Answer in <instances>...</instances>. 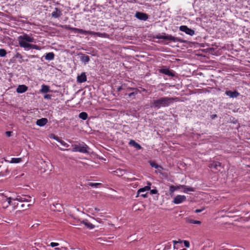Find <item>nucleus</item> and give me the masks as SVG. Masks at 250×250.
<instances>
[{"instance_id":"47","label":"nucleus","mask_w":250,"mask_h":250,"mask_svg":"<svg viewBox=\"0 0 250 250\" xmlns=\"http://www.w3.org/2000/svg\"><path fill=\"white\" fill-rule=\"evenodd\" d=\"M141 196L144 198H146L147 197V193H144L141 194Z\"/></svg>"},{"instance_id":"32","label":"nucleus","mask_w":250,"mask_h":250,"mask_svg":"<svg viewBox=\"0 0 250 250\" xmlns=\"http://www.w3.org/2000/svg\"><path fill=\"white\" fill-rule=\"evenodd\" d=\"M59 143H60L62 146H63L66 147H68L69 146V145L68 144L65 143L64 141H63L62 139H61V140L60 141V142Z\"/></svg>"},{"instance_id":"11","label":"nucleus","mask_w":250,"mask_h":250,"mask_svg":"<svg viewBox=\"0 0 250 250\" xmlns=\"http://www.w3.org/2000/svg\"><path fill=\"white\" fill-rule=\"evenodd\" d=\"M151 183L150 182H147V186L143 188H140L138 190L137 193L139 194L141 192H144L146 191L150 190Z\"/></svg>"},{"instance_id":"34","label":"nucleus","mask_w":250,"mask_h":250,"mask_svg":"<svg viewBox=\"0 0 250 250\" xmlns=\"http://www.w3.org/2000/svg\"><path fill=\"white\" fill-rule=\"evenodd\" d=\"M11 200H12V198L10 197L6 198V200L7 202V205H6V206L5 207L6 208H7V207H8L9 206H10L11 205Z\"/></svg>"},{"instance_id":"29","label":"nucleus","mask_w":250,"mask_h":250,"mask_svg":"<svg viewBox=\"0 0 250 250\" xmlns=\"http://www.w3.org/2000/svg\"><path fill=\"white\" fill-rule=\"evenodd\" d=\"M176 190V188H175V186H173V185H171L169 187V194L171 195V196H173V192L174 191H175Z\"/></svg>"},{"instance_id":"22","label":"nucleus","mask_w":250,"mask_h":250,"mask_svg":"<svg viewBox=\"0 0 250 250\" xmlns=\"http://www.w3.org/2000/svg\"><path fill=\"white\" fill-rule=\"evenodd\" d=\"M45 60L48 61H52L54 60L55 57V55L53 52H49L46 53V55L44 56Z\"/></svg>"},{"instance_id":"7","label":"nucleus","mask_w":250,"mask_h":250,"mask_svg":"<svg viewBox=\"0 0 250 250\" xmlns=\"http://www.w3.org/2000/svg\"><path fill=\"white\" fill-rule=\"evenodd\" d=\"M13 200H17L21 202H30L31 201V197L27 195H22V196H17V197L15 199H13Z\"/></svg>"},{"instance_id":"24","label":"nucleus","mask_w":250,"mask_h":250,"mask_svg":"<svg viewBox=\"0 0 250 250\" xmlns=\"http://www.w3.org/2000/svg\"><path fill=\"white\" fill-rule=\"evenodd\" d=\"M50 91L49 87L48 85L43 84L42 85V88L40 90L41 93H47Z\"/></svg>"},{"instance_id":"43","label":"nucleus","mask_w":250,"mask_h":250,"mask_svg":"<svg viewBox=\"0 0 250 250\" xmlns=\"http://www.w3.org/2000/svg\"><path fill=\"white\" fill-rule=\"evenodd\" d=\"M64 27H65V29H68V30H70L71 31H72L71 28H74V27H71L69 25H65Z\"/></svg>"},{"instance_id":"35","label":"nucleus","mask_w":250,"mask_h":250,"mask_svg":"<svg viewBox=\"0 0 250 250\" xmlns=\"http://www.w3.org/2000/svg\"><path fill=\"white\" fill-rule=\"evenodd\" d=\"M149 190L151 194H156L158 193V190L156 189H152Z\"/></svg>"},{"instance_id":"12","label":"nucleus","mask_w":250,"mask_h":250,"mask_svg":"<svg viewBox=\"0 0 250 250\" xmlns=\"http://www.w3.org/2000/svg\"><path fill=\"white\" fill-rule=\"evenodd\" d=\"M221 167V164L219 162H212L210 163L208 167L210 168H214L216 170H218V167Z\"/></svg>"},{"instance_id":"33","label":"nucleus","mask_w":250,"mask_h":250,"mask_svg":"<svg viewBox=\"0 0 250 250\" xmlns=\"http://www.w3.org/2000/svg\"><path fill=\"white\" fill-rule=\"evenodd\" d=\"M101 185V183H90L88 185L90 187H97L99 185Z\"/></svg>"},{"instance_id":"50","label":"nucleus","mask_w":250,"mask_h":250,"mask_svg":"<svg viewBox=\"0 0 250 250\" xmlns=\"http://www.w3.org/2000/svg\"><path fill=\"white\" fill-rule=\"evenodd\" d=\"M60 150H62V151H64V150H69V149H62V148H60Z\"/></svg>"},{"instance_id":"31","label":"nucleus","mask_w":250,"mask_h":250,"mask_svg":"<svg viewBox=\"0 0 250 250\" xmlns=\"http://www.w3.org/2000/svg\"><path fill=\"white\" fill-rule=\"evenodd\" d=\"M6 54V51L4 49H0V57H5Z\"/></svg>"},{"instance_id":"37","label":"nucleus","mask_w":250,"mask_h":250,"mask_svg":"<svg viewBox=\"0 0 250 250\" xmlns=\"http://www.w3.org/2000/svg\"><path fill=\"white\" fill-rule=\"evenodd\" d=\"M184 244L185 246L187 248H189L190 246V243L188 241L184 240Z\"/></svg>"},{"instance_id":"15","label":"nucleus","mask_w":250,"mask_h":250,"mask_svg":"<svg viewBox=\"0 0 250 250\" xmlns=\"http://www.w3.org/2000/svg\"><path fill=\"white\" fill-rule=\"evenodd\" d=\"M28 88L25 85H20L17 88V92L18 93H22L27 91Z\"/></svg>"},{"instance_id":"16","label":"nucleus","mask_w":250,"mask_h":250,"mask_svg":"<svg viewBox=\"0 0 250 250\" xmlns=\"http://www.w3.org/2000/svg\"><path fill=\"white\" fill-rule=\"evenodd\" d=\"M87 35H92L100 37H105L106 34L105 33H101L100 32H95L93 31H88Z\"/></svg>"},{"instance_id":"10","label":"nucleus","mask_w":250,"mask_h":250,"mask_svg":"<svg viewBox=\"0 0 250 250\" xmlns=\"http://www.w3.org/2000/svg\"><path fill=\"white\" fill-rule=\"evenodd\" d=\"M62 15L61 10L58 8H55L54 10L51 13L52 17L54 18H58Z\"/></svg>"},{"instance_id":"38","label":"nucleus","mask_w":250,"mask_h":250,"mask_svg":"<svg viewBox=\"0 0 250 250\" xmlns=\"http://www.w3.org/2000/svg\"><path fill=\"white\" fill-rule=\"evenodd\" d=\"M59 245V244L58 243H55V242H51L50 244V246L51 247H56V246H58Z\"/></svg>"},{"instance_id":"28","label":"nucleus","mask_w":250,"mask_h":250,"mask_svg":"<svg viewBox=\"0 0 250 250\" xmlns=\"http://www.w3.org/2000/svg\"><path fill=\"white\" fill-rule=\"evenodd\" d=\"M149 163L150 164V165L153 167H154L155 168H162V167L160 165H158V164H157L154 161H149Z\"/></svg>"},{"instance_id":"42","label":"nucleus","mask_w":250,"mask_h":250,"mask_svg":"<svg viewBox=\"0 0 250 250\" xmlns=\"http://www.w3.org/2000/svg\"><path fill=\"white\" fill-rule=\"evenodd\" d=\"M204 210V208H202L201 209H197L195 210V212L198 213L202 212Z\"/></svg>"},{"instance_id":"51","label":"nucleus","mask_w":250,"mask_h":250,"mask_svg":"<svg viewBox=\"0 0 250 250\" xmlns=\"http://www.w3.org/2000/svg\"><path fill=\"white\" fill-rule=\"evenodd\" d=\"M173 243L174 244H177V243H179V242L176 241H175V240H174V241H173Z\"/></svg>"},{"instance_id":"39","label":"nucleus","mask_w":250,"mask_h":250,"mask_svg":"<svg viewBox=\"0 0 250 250\" xmlns=\"http://www.w3.org/2000/svg\"><path fill=\"white\" fill-rule=\"evenodd\" d=\"M123 171V170H122L120 169L116 170V171H114V172H115L116 174L119 175L120 174H122V172Z\"/></svg>"},{"instance_id":"6","label":"nucleus","mask_w":250,"mask_h":250,"mask_svg":"<svg viewBox=\"0 0 250 250\" xmlns=\"http://www.w3.org/2000/svg\"><path fill=\"white\" fill-rule=\"evenodd\" d=\"M180 30L184 32H185L187 34L190 36H193L195 33V32L193 30L188 28L186 25L181 26L180 27Z\"/></svg>"},{"instance_id":"40","label":"nucleus","mask_w":250,"mask_h":250,"mask_svg":"<svg viewBox=\"0 0 250 250\" xmlns=\"http://www.w3.org/2000/svg\"><path fill=\"white\" fill-rule=\"evenodd\" d=\"M51 95L50 94H45L44 95V98L46 99H50L51 98Z\"/></svg>"},{"instance_id":"45","label":"nucleus","mask_w":250,"mask_h":250,"mask_svg":"<svg viewBox=\"0 0 250 250\" xmlns=\"http://www.w3.org/2000/svg\"><path fill=\"white\" fill-rule=\"evenodd\" d=\"M6 133V135L7 137H9L11 136V134H12V132L11 131H6L5 132Z\"/></svg>"},{"instance_id":"4","label":"nucleus","mask_w":250,"mask_h":250,"mask_svg":"<svg viewBox=\"0 0 250 250\" xmlns=\"http://www.w3.org/2000/svg\"><path fill=\"white\" fill-rule=\"evenodd\" d=\"M155 38L158 39H164L165 40L170 41L173 42L179 41L180 40L172 36L171 35L166 34L165 33L158 34L156 35Z\"/></svg>"},{"instance_id":"5","label":"nucleus","mask_w":250,"mask_h":250,"mask_svg":"<svg viewBox=\"0 0 250 250\" xmlns=\"http://www.w3.org/2000/svg\"><path fill=\"white\" fill-rule=\"evenodd\" d=\"M187 199V197L185 195H178L176 196L173 200V203L175 204H179L185 202Z\"/></svg>"},{"instance_id":"17","label":"nucleus","mask_w":250,"mask_h":250,"mask_svg":"<svg viewBox=\"0 0 250 250\" xmlns=\"http://www.w3.org/2000/svg\"><path fill=\"white\" fill-rule=\"evenodd\" d=\"M80 60L83 62L84 64H86L89 62L90 60L89 57L88 56L82 54L80 57Z\"/></svg>"},{"instance_id":"13","label":"nucleus","mask_w":250,"mask_h":250,"mask_svg":"<svg viewBox=\"0 0 250 250\" xmlns=\"http://www.w3.org/2000/svg\"><path fill=\"white\" fill-rule=\"evenodd\" d=\"M86 76L85 73L83 72L80 75L78 76L77 80L79 83H83L86 81Z\"/></svg>"},{"instance_id":"49","label":"nucleus","mask_w":250,"mask_h":250,"mask_svg":"<svg viewBox=\"0 0 250 250\" xmlns=\"http://www.w3.org/2000/svg\"><path fill=\"white\" fill-rule=\"evenodd\" d=\"M64 249V250H66V248H64V247H62L61 248H55V250H61L62 249Z\"/></svg>"},{"instance_id":"3","label":"nucleus","mask_w":250,"mask_h":250,"mask_svg":"<svg viewBox=\"0 0 250 250\" xmlns=\"http://www.w3.org/2000/svg\"><path fill=\"white\" fill-rule=\"evenodd\" d=\"M72 147L71 151L73 152H79L83 153H88V146L85 144L80 145H72Z\"/></svg>"},{"instance_id":"25","label":"nucleus","mask_w":250,"mask_h":250,"mask_svg":"<svg viewBox=\"0 0 250 250\" xmlns=\"http://www.w3.org/2000/svg\"><path fill=\"white\" fill-rule=\"evenodd\" d=\"M186 221L188 223H190V224H196V225H200L201 224V221H198V220H194L193 219L187 218H186Z\"/></svg>"},{"instance_id":"30","label":"nucleus","mask_w":250,"mask_h":250,"mask_svg":"<svg viewBox=\"0 0 250 250\" xmlns=\"http://www.w3.org/2000/svg\"><path fill=\"white\" fill-rule=\"evenodd\" d=\"M30 49H34L39 50L41 49V48L37 45L30 44L29 47V50Z\"/></svg>"},{"instance_id":"1","label":"nucleus","mask_w":250,"mask_h":250,"mask_svg":"<svg viewBox=\"0 0 250 250\" xmlns=\"http://www.w3.org/2000/svg\"><path fill=\"white\" fill-rule=\"evenodd\" d=\"M178 101H179V98L178 97H163L153 100L151 103V107L159 109L162 107H167L174 102Z\"/></svg>"},{"instance_id":"26","label":"nucleus","mask_w":250,"mask_h":250,"mask_svg":"<svg viewBox=\"0 0 250 250\" xmlns=\"http://www.w3.org/2000/svg\"><path fill=\"white\" fill-rule=\"evenodd\" d=\"M183 189H184V190L183 191V192L186 193H188L189 192L194 191V189L193 188L187 187V186H186L185 185L184 186Z\"/></svg>"},{"instance_id":"36","label":"nucleus","mask_w":250,"mask_h":250,"mask_svg":"<svg viewBox=\"0 0 250 250\" xmlns=\"http://www.w3.org/2000/svg\"><path fill=\"white\" fill-rule=\"evenodd\" d=\"M31 206V204L25 205L24 204H22L21 205V207L22 208H28V207H30Z\"/></svg>"},{"instance_id":"14","label":"nucleus","mask_w":250,"mask_h":250,"mask_svg":"<svg viewBox=\"0 0 250 250\" xmlns=\"http://www.w3.org/2000/svg\"><path fill=\"white\" fill-rule=\"evenodd\" d=\"M48 122V120L45 118H42L39 119L36 122V125L39 126L45 125Z\"/></svg>"},{"instance_id":"2","label":"nucleus","mask_w":250,"mask_h":250,"mask_svg":"<svg viewBox=\"0 0 250 250\" xmlns=\"http://www.w3.org/2000/svg\"><path fill=\"white\" fill-rule=\"evenodd\" d=\"M18 41L20 47L23 48L25 50H28L30 44L29 42H34L35 39L26 34H24L18 37Z\"/></svg>"},{"instance_id":"44","label":"nucleus","mask_w":250,"mask_h":250,"mask_svg":"<svg viewBox=\"0 0 250 250\" xmlns=\"http://www.w3.org/2000/svg\"><path fill=\"white\" fill-rule=\"evenodd\" d=\"M53 138L54 139H55V140H56L58 142H59L61 140V139L60 138H59L58 137H57V136H54Z\"/></svg>"},{"instance_id":"20","label":"nucleus","mask_w":250,"mask_h":250,"mask_svg":"<svg viewBox=\"0 0 250 250\" xmlns=\"http://www.w3.org/2000/svg\"><path fill=\"white\" fill-rule=\"evenodd\" d=\"M72 31L74 32V33H79L81 34H84V35H87L88 31L86 30H83L82 29H79L74 27V28H71Z\"/></svg>"},{"instance_id":"23","label":"nucleus","mask_w":250,"mask_h":250,"mask_svg":"<svg viewBox=\"0 0 250 250\" xmlns=\"http://www.w3.org/2000/svg\"><path fill=\"white\" fill-rule=\"evenodd\" d=\"M5 162H9L10 163H19L21 162V158H12L10 161L5 160Z\"/></svg>"},{"instance_id":"9","label":"nucleus","mask_w":250,"mask_h":250,"mask_svg":"<svg viewBox=\"0 0 250 250\" xmlns=\"http://www.w3.org/2000/svg\"><path fill=\"white\" fill-rule=\"evenodd\" d=\"M135 17L139 20L146 21L148 19L146 14L140 12H137L135 14Z\"/></svg>"},{"instance_id":"27","label":"nucleus","mask_w":250,"mask_h":250,"mask_svg":"<svg viewBox=\"0 0 250 250\" xmlns=\"http://www.w3.org/2000/svg\"><path fill=\"white\" fill-rule=\"evenodd\" d=\"M79 117L80 118L85 120L87 118L88 115L86 112H82L79 114Z\"/></svg>"},{"instance_id":"8","label":"nucleus","mask_w":250,"mask_h":250,"mask_svg":"<svg viewBox=\"0 0 250 250\" xmlns=\"http://www.w3.org/2000/svg\"><path fill=\"white\" fill-rule=\"evenodd\" d=\"M225 94L231 98H237L240 95V93L236 90L235 91H231V90H227L225 92Z\"/></svg>"},{"instance_id":"19","label":"nucleus","mask_w":250,"mask_h":250,"mask_svg":"<svg viewBox=\"0 0 250 250\" xmlns=\"http://www.w3.org/2000/svg\"><path fill=\"white\" fill-rule=\"evenodd\" d=\"M160 72L169 76H174L173 72L171 70L167 68L161 69Z\"/></svg>"},{"instance_id":"18","label":"nucleus","mask_w":250,"mask_h":250,"mask_svg":"<svg viewBox=\"0 0 250 250\" xmlns=\"http://www.w3.org/2000/svg\"><path fill=\"white\" fill-rule=\"evenodd\" d=\"M81 223L84 224L87 228L89 229H93L95 228V226L92 223L89 222L86 219L82 221Z\"/></svg>"},{"instance_id":"46","label":"nucleus","mask_w":250,"mask_h":250,"mask_svg":"<svg viewBox=\"0 0 250 250\" xmlns=\"http://www.w3.org/2000/svg\"><path fill=\"white\" fill-rule=\"evenodd\" d=\"M137 94V93H135V92H132V93H130L128 94V96L129 97H131L132 96H135V95Z\"/></svg>"},{"instance_id":"21","label":"nucleus","mask_w":250,"mask_h":250,"mask_svg":"<svg viewBox=\"0 0 250 250\" xmlns=\"http://www.w3.org/2000/svg\"><path fill=\"white\" fill-rule=\"evenodd\" d=\"M129 145L134 147L137 149H141L142 148L141 146L136 143L134 140H131L129 142Z\"/></svg>"},{"instance_id":"48","label":"nucleus","mask_w":250,"mask_h":250,"mask_svg":"<svg viewBox=\"0 0 250 250\" xmlns=\"http://www.w3.org/2000/svg\"><path fill=\"white\" fill-rule=\"evenodd\" d=\"M156 169H157L158 171L159 172V173H161V171L163 169V168L162 167V168H156Z\"/></svg>"},{"instance_id":"41","label":"nucleus","mask_w":250,"mask_h":250,"mask_svg":"<svg viewBox=\"0 0 250 250\" xmlns=\"http://www.w3.org/2000/svg\"><path fill=\"white\" fill-rule=\"evenodd\" d=\"M184 186V185H179V186H175L176 190H177L180 189H181L182 188H183Z\"/></svg>"}]
</instances>
